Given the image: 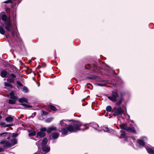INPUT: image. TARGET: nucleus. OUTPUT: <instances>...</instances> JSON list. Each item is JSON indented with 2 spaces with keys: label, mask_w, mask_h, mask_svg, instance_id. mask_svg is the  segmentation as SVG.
Segmentation results:
<instances>
[{
  "label": "nucleus",
  "mask_w": 154,
  "mask_h": 154,
  "mask_svg": "<svg viewBox=\"0 0 154 154\" xmlns=\"http://www.w3.org/2000/svg\"><path fill=\"white\" fill-rule=\"evenodd\" d=\"M46 130L47 129L46 128L43 127L41 128L40 129V131L37 134V137L40 138L44 137L45 135V132Z\"/></svg>",
  "instance_id": "5"
},
{
  "label": "nucleus",
  "mask_w": 154,
  "mask_h": 154,
  "mask_svg": "<svg viewBox=\"0 0 154 154\" xmlns=\"http://www.w3.org/2000/svg\"><path fill=\"white\" fill-rule=\"evenodd\" d=\"M119 97L118 93L115 91H113L112 92V96L108 97V98L111 101L115 102L116 101L117 98Z\"/></svg>",
  "instance_id": "4"
},
{
  "label": "nucleus",
  "mask_w": 154,
  "mask_h": 154,
  "mask_svg": "<svg viewBox=\"0 0 154 154\" xmlns=\"http://www.w3.org/2000/svg\"><path fill=\"white\" fill-rule=\"evenodd\" d=\"M11 32V34L12 35H14V32L12 30Z\"/></svg>",
  "instance_id": "47"
},
{
  "label": "nucleus",
  "mask_w": 154,
  "mask_h": 154,
  "mask_svg": "<svg viewBox=\"0 0 154 154\" xmlns=\"http://www.w3.org/2000/svg\"><path fill=\"white\" fill-rule=\"evenodd\" d=\"M13 118L11 116H9L7 117L5 119L6 121L8 122H11L13 121Z\"/></svg>",
  "instance_id": "16"
},
{
  "label": "nucleus",
  "mask_w": 154,
  "mask_h": 154,
  "mask_svg": "<svg viewBox=\"0 0 154 154\" xmlns=\"http://www.w3.org/2000/svg\"><path fill=\"white\" fill-rule=\"evenodd\" d=\"M11 126V125L8 124V125H5V126H4V127H9Z\"/></svg>",
  "instance_id": "44"
},
{
  "label": "nucleus",
  "mask_w": 154,
  "mask_h": 154,
  "mask_svg": "<svg viewBox=\"0 0 154 154\" xmlns=\"http://www.w3.org/2000/svg\"><path fill=\"white\" fill-rule=\"evenodd\" d=\"M127 131H131V132H133L134 133H135L136 132L134 128L131 127H128Z\"/></svg>",
  "instance_id": "11"
},
{
  "label": "nucleus",
  "mask_w": 154,
  "mask_h": 154,
  "mask_svg": "<svg viewBox=\"0 0 154 154\" xmlns=\"http://www.w3.org/2000/svg\"><path fill=\"white\" fill-rule=\"evenodd\" d=\"M112 110V108L110 106H107L106 108V110L108 112H110Z\"/></svg>",
  "instance_id": "29"
},
{
  "label": "nucleus",
  "mask_w": 154,
  "mask_h": 154,
  "mask_svg": "<svg viewBox=\"0 0 154 154\" xmlns=\"http://www.w3.org/2000/svg\"><path fill=\"white\" fill-rule=\"evenodd\" d=\"M121 136L124 137L126 135V133L125 131H121Z\"/></svg>",
  "instance_id": "32"
},
{
  "label": "nucleus",
  "mask_w": 154,
  "mask_h": 154,
  "mask_svg": "<svg viewBox=\"0 0 154 154\" xmlns=\"http://www.w3.org/2000/svg\"><path fill=\"white\" fill-rule=\"evenodd\" d=\"M137 143L139 144V146L140 147H142L145 145V142L143 140L139 139L137 141Z\"/></svg>",
  "instance_id": "9"
},
{
  "label": "nucleus",
  "mask_w": 154,
  "mask_h": 154,
  "mask_svg": "<svg viewBox=\"0 0 154 154\" xmlns=\"http://www.w3.org/2000/svg\"><path fill=\"white\" fill-rule=\"evenodd\" d=\"M16 83L20 87H22L23 86L22 84L20 82H19L18 81L16 82Z\"/></svg>",
  "instance_id": "35"
},
{
  "label": "nucleus",
  "mask_w": 154,
  "mask_h": 154,
  "mask_svg": "<svg viewBox=\"0 0 154 154\" xmlns=\"http://www.w3.org/2000/svg\"><path fill=\"white\" fill-rule=\"evenodd\" d=\"M57 128L55 127H51L48 128L46 130L47 133H49L53 131H57Z\"/></svg>",
  "instance_id": "8"
},
{
  "label": "nucleus",
  "mask_w": 154,
  "mask_h": 154,
  "mask_svg": "<svg viewBox=\"0 0 154 154\" xmlns=\"http://www.w3.org/2000/svg\"><path fill=\"white\" fill-rule=\"evenodd\" d=\"M23 91L24 93H27L28 92V90L27 87H25L23 88Z\"/></svg>",
  "instance_id": "30"
},
{
  "label": "nucleus",
  "mask_w": 154,
  "mask_h": 154,
  "mask_svg": "<svg viewBox=\"0 0 154 154\" xmlns=\"http://www.w3.org/2000/svg\"><path fill=\"white\" fill-rule=\"evenodd\" d=\"M120 127L121 129L127 130L128 127L125 124H123L120 125Z\"/></svg>",
  "instance_id": "21"
},
{
  "label": "nucleus",
  "mask_w": 154,
  "mask_h": 154,
  "mask_svg": "<svg viewBox=\"0 0 154 154\" xmlns=\"http://www.w3.org/2000/svg\"><path fill=\"white\" fill-rule=\"evenodd\" d=\"M71 121L69 120H63L61 121L60 122V125L62 127L66 126V124L64 122V121L66 122V121Z\"/></svg>",
  "instance_id": "13"
},
{
  "label": "nucleus",
  "mask_w": 154,
  "mask_h": 154,
  "mask_svg": "<svg viewBox=\"0 0 154 154\" xmlns=\"http://www.w3.org/2000/svg\"><path fill=\"white\" fill-rule=\"evenodd\" d=\"M4 150V149L2 147H0V152H2Z\"/></svg>",
  "instance_id": "45"
},
{
  "label": "nucleus",
  "mask_w": 154,
  "mask_h": 154,
  "mask_svg": "<svg viewBox=\"0 0 154 154\" xmlns=\"http://www.w3.org/2000/svg\"><path fill=\"white\" fill-rule=\"evenodd\" d=\"M39 141H38L36 143V145L38 146V147H39L38 146L39 145Z\"/></svg>",
  "instance_id": "46"
},
{
  "label": "nucleus",
  "mask_w": 154,
  "mask_h": 154,
  "mask_svg": "<svg viewBox=\"0 0 154 154\" xmlns=\"http://www.w3.org/2000/svg\"><path fill=\"white\" fill-rule=\"evenodd\" d=\"M34 154H38L37 153H35Z\"/></svg>",
  "instance_id": "50"
},
{
  "label": "nucleus",
  "mask_w": 154,
  "mask_h": 154,
  "mask_svg": "<svg viewBox=\"0 0 154 154\" xmlns=\"http://www.w3.org/2000/svg\"><path fill=\"white\" fill-rule=\"evenodd\" d=\"M10 98V99H17V97L14 96V93L13 92H11L9 94Z\"/></svg>",
  "instance_id": "15"
},
{
  "label": "nucleus",
  "mask_w": 154,
  "mask_h": 154,
  "mask_svg": "<svg viewBox=\"0 0 154 154\" xmlns=\"http://www.w3.org/2000/svg\"><path fill=\"white\" fill-rule=\"evenodd\" d=\"M49 107L50 108V109L53 110H54V111L57 110L55 107L52 105H51V104L50 105Z\"/></svg>",
  "instance_id": "28"
},
{
  "label": "nucleus",
  "mask_w": 154,
  "mask_h": 154,
  "mask_svg": "<svg viewBox=\"0 0 154 154\" xmlns=\"http://www.w3.org/2000/svg\"><path fill=\"white\" fill-rule=\"evenodd\" d=\"M36 134V133L35 131H32V132H31L30 133L29 135V136H34Z\"/></svg>",
  "instance_id": "33"
},
{
  "label": "nucleus",
  "mask_w": 154,
  "mask_h": 154,
  "mask_svg": "<svg viewBox=\"0 0 154 154\" xmlns=\"http://www.w3.org/2000/svg\"><path fill=\"white\" fill-rule=\"evenodd\" d=\"M7 81L9 83H11L14 82V79L13 78H8L7 79Z\"/></svg>",
  "instance_id": "24"
},
{
  "label": "nucleus",
  "mask_w": 154,
  "mask_h": 154,
  "mask_svg": "<svg viewBox=\"0 0 154 154\" xmlns=\"http://www.w3.org/2000/svg\"><path fill=\"white\" fill-rule=\"evenodd\" d=\"M2 117L1 116H0V119Z\"/></svg>",
  "instance_id": "51"
},
{
  "label": "nucleus",
  "mask_w": 154,
  "mask_h": 154,
  "mask_svg": "<svg viewBox=\"0 0 154 154\" xmlns=\"http://www.w3.org/2000/svg\"><path fill=\"white\" fill-rule=\"evenodd\" d=\"M1 76L3 78H4L7 76V77L9 78V74H8L7 72L5 70H3L1 71Z\"/></svg>",
  "instance_id": "7"
},
{
  "label": "nucleus",
  "mask_w": 154,
  "mask_h": 154,
  "mask_svg": "<svg viewBox=\"0 0 154 154\" xmlns=\"http://www.w3.org/2000/svg\"><path fill=\"white\" fill-rule=\"evenodd\" d=\"M123 99L122 97H121L120 98V100L116 104L118 106H119L121 104L122 101H123Z\"/></svg>",
  "instance_id": "26"
},
{
  "label": "nucleus",
  "mask_w": 154,
  "mask_h": 154,
  "mask_svg": "<svg viewBox=\"0 0 154 154\" xmlns=\"http://www.w3.org/2000/svg\"><path fill=\"white\" fill-rule=\"evenodd\" d=\"M103 131L104 132H108L109 131V129L107 127H105L103 129Z\"/></svg>",
  "instance_id": "38"
},
{
  "label": "nucleus",
  "mask_w": 154,
  "mask_h": 154,
  "mask_svg": "<svg viewBox=\"0 0 154 154\" xmlns=\"http://www.w3.org/2000/svg\"><path fill=\"white\" fill-rule=\"evenodd\" d=\"M9 77H11L12 78H11L14 79L16 77V75L13 74H9Z\"/></svg>",
  "instance_id": "34"
},
{
  "label": "nucleus",
  "mask_w": 154,
  "mask_h": 154,
  "mask_svg": "<svg viewBox=\"0 0 154 154\" xmlns=\"http://www.w3.org/2000/svg\"><path fill=\"white\" fill-rule=\"evenodd\" d=\"M52 118H49V119H46V121L47 122H51L52 120Z\"/></svg>",
  "instance_id": "36"
},
{
  "label": "nucleus",
  "mask_w": 154,
  "mask_h": 154,
  "mask_svg": "<svg viewBox=\"0 0 154 154\" xmlns=\"http://www.w3.org/2000/svg\"><path fill=\"white\" fill-rule=\"evenodd\" d=\"M5 86H8L9 87L11 88H12V85H11V84H9V83L5 82L4 83Z\"/></svg>",
  "instance_id": "31"
},
{
  "label": "nucleus",
  "mask_w": 154,
  "mask_h": 154,
  "mask_svg": "<svg viewBox=\"0 0 154 154\" xmlns=\"http://www.w3.org/2000/svg\"><path fill=\"white\" fill-rule=\"evenodd\" d=\"M92 125V128L95 129H97L99 127L98 125L96 123Z\"/></svg>",
  "instance_id": "27"
},
{
  "label": "nucleus",
  "mask_w": 154,
  "mask_h": 154,
  "mask_svg": "<svg viewBox=\"0 0 154 154\" xmlns=\"http://www.w3.org/2000/svg\"><path fill=\"white\" fill-rule=\"evenodd\" d=\"M47 139L46 138H44L43 140H42V142L41 143L42 145L43 146V145H45L47 143Z\"/></svg>",
  "instance_id": "23"
},
{
  "label": "nucleus",
  "mask_w": 154,
  "mask_h": 154,
  "mask_svg": "<svg viewBox=\"0 0 154 154\" xmlns=\"http://www.w3.org/2000/svg\"><path fill=\"white\" fill-rule=\"evenodd\" d=\"M82 125L80 122L78 121L73 126L69 125L68 127L64 128L62 129V134H66L68 132H75L80 130V128Z\"/></svg>",
  "instance_id": "1"
},
{
  "label": "nucleus",
  "mask_w": 154,
  "mask_h": 154,
  "mask_svg": "<svg viewBox=\"0 0 154 154\" xmlns=\"http://www.w3.org/2000/svg\"><path fill=\"white\" fill-rule=\"evenodd\" d=\"M5 32V31L3 28V27L0 26V33L2 35H4Z\"/></svg>",
  "instance_id": "22"
},
{
  "label": "nucleus",
  "mask_w": 154,
  "mask_h": 154,
  "mask_svg": "<svg viewBox=\"0 0 154 154\" xmlns=\"http://www.w3.org/2000/svg\"><path fill=\"white\" fill-rule=\"evenodd\" d=\"M11 145H14L17 143V140L15 138L12 139L11 140Z\"/></svg>",
  "instance_id": "19"
},
{
  "label": "nucleus",
  "mask_w": 154,
  "mask_h": 154,
  "mask_svg": "<svg viewBox=\"0 0 154 154\" xmlns=\"http://www.w3.org/2000/svg\"><path fill=\"white\" fill-rule=\"evenodd\" d=\"M88 127H86V129H88Z\"/></svg>",
  "instance_id": "48"
},
{
  "label": "nucleus",
  "mask_w": 154,
  "mask_h": 154,
  "mask_svg": "<svg viewBox=\"0 0 154 154\" xmlns=\"http://www.w3.org/2000/svg\"><path fill=\"white\" fill-rule=\"evenodd\" d=\"M113 115L115 116L121 115L124 113V111L121 107L115 108L113 109Z\"/></svg>",
  "instance_id": "2"
},
{
  "label": "nucleus",
  "mask_w": 154,
  "mask_h": 154,
  "mask_svg": "<svg viewBox=\"0 0 154 154\" xmlns=\"http://www.w3.org/2000/svg\"><path fill=\"white\" fill-rule=\"evenodd\" d=\"M11 0H8L7 1H6L4 2V3H8L11 2Z\"/></svg>",
  "instance_id": "40"
},
{
  "label": "nucleus",
  "mask_w": 154,
  "mask_h": 154,
  "mask_svg": "<svg viewBox=\"0 0 154 154\" xmlns=\"http://www.w3.org/2000/svg\"><path fill=\"white\" fill-rule=\"evenodd\" d=\"M18 135V134L17 133H13L12 134V137H16Z\"/></svg>",
  "instance_id": "39"
},
{
  "label": "nucleus",
  "mask_w": 154,
  "mask_h": 154,
  "mask_svg": "<svg viewBox=\"0 0 154 154\" xmlns=\"http://www.w3.org/2000/svg\"><path fill=\"white\" fill-rule=\"evenodd\" d=\"M19 101L20 103H23V102L27 103V100L25 98H22L19 99Z\"/></svg>",
  "instance_id": "17"
},
{
  "label": "nucleus",
  "mask_w": 154,
  "mask_h": 154,
  "mask_svg": "<svg viewBox=\"0 0 154 154\" xmlns=\"http://www.w3.org/2000/svg\"><path fill=\"white\" fill-rule=\"evenodd\" d=\"M42 149L44 152H48L50 150V147L49 146H43L42 147Z\"/></svg>",
  "instance_id": "10"
},
{
  "label": "nucleus",
  "mask_w": 154,
  "mask_h": 154,
  "mask_svg": "<svg viewBox=\"0 0 154 154\" xmlns=\"http://www.w3.org/2000/svg\"><path fill=\"white\" fill-rule=\"evenodd\" d=\"M17 99H11L8 100L9 103L10 104H14L16 103V101Z\"/></svg>",
  "instance_id": "14"
},
{
  "label": "nucleus",
  "mask_w": 154,
  "mask_h": 154,
  "mask_svg": "<svg viewBox=\"0 0 154 154\" xmlns=\"http://www.w3.org/2000/svg\"><path fill=\"white\" fill-rule=\"evenodd\" d=\"M21 105L23 106L25 108H30L32 107L31 106L28 105L26 104L22 103L21 104Z\"/></svg>",
  "instance_id": "25"
},
{
  "label": "nucleus",
  "mask_w": 154,
  "mask_h": 154,
  "mask_svg": "<svg viewBox=\"0 0 154 154\" xmlns=\"http://www.w3.org/2000/svg\"><path fill=\"white\" fill-rule=\"evenodd\" d=\"M4 26L5 29L7 31L10 32L12 31V27L10 20H8L5 22Z\"/></svg>",
  "instance_id": "3"
},
{
  "label": "nucleus",
  "mask_w": 154,
  "mask_h": 154,
  "mask_svg": "<svg viewBox=\"0 0 154 154\" xmlns=\"http://www.w3.org/2000/svg\"><path fill=\"white\" fill-rule=\"evenodd\" d=\"M42 114L44 115H46L48 114V113L44 111H43Z\"/></svg>",
  "instance_id": "41"
},
{
  "label": "nucleus",
  "mask_w": 154,
  "mask_h": 154,
  "mask_svg": "<svg viewBox=\"0 0 154 154\" xmlns=\"http://www.w3.org/2000/svg\"><path fill=\"white\" fill-rule=\"evenodd\" d=\"M59 134L57 133H54L52 134V138L54 139H56L59 137Z\"/></svg>",
  "instance_id": "18"
},
{
  "label": "nucleus",
  "mask_w": 154,
  "mask_h": 154,
  "mask_svg": "<svg viewBox=\"0 0 154 154\" xmlns=\"http://www.w3.org/2000/svg\"><path fill=\"white\" fill-rule=\"evenodd\" d=\"M5 125V123L3 122H1L0 123V125H1V126H4V125Z\"/></svg>",
  "instance_id": "43"
},
{
  "label": "nucleus",
  "mask_w": 154,
  "mask_h": 154,
  "mask_svg": "<svg viewBox=\"0 0 154 154\" xmlns=\"http://www.w3.org/2000/svg\"><path fill=\"white\" fill-rule=\"evenodd\" d=\"M0 143L1 144H3V146L5 148L10 147L11 146V143L7 140L2 141L0 142Z\"/></svg>",
  "instance_id": "6"
},
{
  "label": "nucleus",
  "mask_w": 154,
  "mask_h": 154,
  "mask_svg": "<svg viewBox=\"0 0 154 154\" xmlns=\"http://www.w3.org/2000/svg\"><path fill=\"white\" fill-rule=\"evenodd\" d=\"M97 85L100 86H103L105 85L104 84H101V83H97L96 84Z\"/></svg>",
  "instance_id": "37"
},
{
  "label": "nucleus",
  "mask_w": 154,
  "mask_h": 154,
  "mask_svg": "<svg viewBox=\"0 0 154 154\" xmlns=\"http://www.w3.org/2000/svg\"><path fill=\"white\" fill-rule=\"evenodd\" d=\"M7 139H10L9 137H8Z\"/></svg>",
  "instance_id": "49"
},
{
  "label": "nucleus",
  "mask_w": 154,
  "mask_h": 154,
  "mask_svg": "<svg viewBox=\"0 0 154 154\" xmlns=\"http://www.w3.org/2000/svg\"><path fill=\"white\" fill-rule=\"evenodd\" d=\"M7 134V132L3 133L0 134V137L3 136V135H4V134Z\"/></svg>",
  "instance_id": "42"
},
{
  "label": "nucleus",
  "mask_w": 154,
  "mask_h": 154,
  "mask_svg": "<svg viewBox=\"0 0 154 154\" xmlns=\"http://www.w3.org/2000/svg\"><path fill=\"white\" fill-rule=\"evenodd\" d=\"M0 16L1 19L4 21H6L7 17L5 14H0Z\"/></svg>",
  "instance_id": "12"
},
{
  "label": "nucleus",
  "mask_w": 154,
  "mask_h": 154,
  "mask_svg": "<svg viewBox=\"0 0 154 154\" xmlns=\"http://www.w3.org/2000/svg\"><path fill=\"white\" fill-rule=\"evenodd\" d=\"M146 149L149 154H154V151L152 149L149 148H146Z\"/></svg>",
  "instance_id": "20"
}]
</instances>
